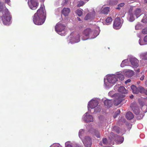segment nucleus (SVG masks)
Wrapping results in <instances>:
<instances>
[{"label":"nucleus","instance_id":"f257e3e1","mask_svg":"<svg viewBox=\"0 0 147 147\" xmlns=\"http://www.w3.org/2000/svg\"><path fill=\"white\" fill-rule=\"evenodd\" d=\"M45 18L43 7H41L34 14L33 21L35 24L41 25L44 23Z\"/></svg>","mask_w":147,"mask_h":147},{"label":"nucleus","instance_id":"f03ea898","mask_svg":"<svg viewBox=\"0 0 147 147\" xmlns=\"http://www.w3.org/2000/svg\"><path fill=\"white\" fill-rule=\"evenodd\" d=\"M3 12L4 15L2 18L3 23L5 25H9L11 18L10 13L7 9H5Z\"/></svg>","mask_w":147,"mask_h":147},{"label":"nucleus","instance_id":"7ed1b4c3","mask_svg":"<svg viewBox=\"0 0 147 147\" xmlns=\"http://www.w3.org/2000/svg\"><path fill=\"white\" fill-rule=\"evenodd\" d=\"M65 27V26L61 23L58 22L55 26V30L59 34L63 36L64 34L62 33L64 32V29Z\"/></svg>","mask_w":147,"mask_h":147},{"label":"nucleus","instance_id":"20e7f679","mask_svg":"<svg viewBox=\"0 0 147 147\" xmlns=\"http://www.w3.org/2000/svg\"><path fill=\"white\" fill-rule=\"evenodd\" d=\"M83 142L86 147H91L92 144V139L90 137H85L83 140Z\"/></svg>","mask_w":147,"mask_h":147},{"label":"nucleus","instance_id":"39448f33","mask_svg":"<svg viewBox=\"0 0 147 147\" xmlns=\"http://www.w3.org/2000/svg\"><path fill=\"white\" fill-rule=\"evenodd\" d=\"M115 96V99L114 101V105L116 106H117L119 105L122 101L123 97L121 95L119 94H116L114 95Z\"/></svg>","mask_w":147,"mask_h":147},{"label":"nucleus","instance_id":"423d86ee","mask_svg":"<svg viewBox=\"0 0 147 147\" xmlns=\"http://www.w3.org/2000/svg\"><path fill=\"white\" fill-rule=\"evenodd\" d=\"M121 24L120 18L119 17L116 18L114 21L113 24L114 28L116 29H119L121 27Z\"/></svg>","mask_w":147,"mask_h":147},{"label":"nucleus","instance_id":"0eeeda50","mask_svg":"<svg viewBox=\"0 0 147 147\" xmlns=\"http://www.w3.org/2000/svg\"><path fill=\"white\" fill-rule=\"evenodd\" d=\"M108 82L110 83L114 84L117 81L116 75H113L109 76L107 78Z\"/></svg>","mask_w":147,"mask_h":147},{"label":"nucleus","instance_id":"6e6552de","mask_svg":"<svg viewBox=\"0 0 147 147\" xmlns=\"http://www.w3.org/2000/svg\"><path fill=\"white\" fill-rule=\"evenodd\" d=\"M31 4L29 5V6L31 9L32 10L36 9L38 5V3L36 0H30Z\"/></svg>","mask_w":147,"mask_h":147},{"label":"nucleus","instance_id":"1a4fd4ad","mask_svg":"<svg viewBox=\"0 0 147 147\" xmlns=\"http://www.w3.org/2000/svg\"><path fill=\"white\" fill-rule=\"evenodd\" d=\"M131 63L134 68H136L138 66V61L136 58H131L130 59Z\"/></svg>","mask_w":147,"mask_h":147},{"label":"nucleus","instance_id":"9d476101","mask_svg":"<svg viewBox=\"0 0 147 147\" xmlns=\"http://www.w3.org/2000/svg\"><path fill=\"white\" fill-rule=\"evenodd\" d=\"M87 113H86L83 117V120L86 122H92L93 121V117L90 115H87Z\"/></svg>","mask_w":147,"mask_h":147},{"label":"nucleus","instance_id":"9b49d317","mask_svg":"<svg viewBox=\"0 0 147 147\" xmlns=\"http://www.w3.org/2000/svg\"><path fill=\"white\" fill-rule=\"evenodd\" d=\"M98 105V102L96 100H93L89 102L88 104V108L94 109Z\"/></svg>","mask_w":147,"mask_h":147},{"label":"nucleus","instance_id":"f8f14e48","mask_svg":"<svg viewBox=\"0 0 147 147\" xmlns=\"http://www.w3.org/2000/svg\"><path fill=\"white\" fill-rule=\"evenodd\" d=\"M92 30L90 28H88L84 30L82 32V34L85 36L86 37H88L92 33Z\"/></svg>","mask_w":147,"mask_h":147},{"label":"nucleus","instance_id":"ddd939ff","mask_svg":"<svg viewBox=\"0 0 147 147\" xmlns=\"http://www.w3.org/2000/svg\"><path fill=\"white\" fill-rule=\"evenodd\" d=\"M113 102L111 100L106 99L104 101V105L107 107L110 108L113 105Z\"/></svg>","mask_w":147,"mask_h":147},{"label":"nucleus","instance_id":"4468645a","mask_svg":"<svg viewBox=\"0 0 147 147\" xmlns=\"http://www.w3.org/2000/svg\"><path fill=\"white\" fill-rule=\"evenodd\" d=\"M70 12V9L69 8H64L62 11V13L65 16H67Z\"/></svg>","mask_w":147,"mask_h":147},{"label":"nucleus","instance_id":"2eb2a0df","mask_svg":"<svg viewBox=\"0 0 147 147\" xmlns=\"http://www.w3.org/2000/svg\"><path fill=\"white\" fill-rule=\"evenodd\" d=\"M118 91L119 92L124 94L127 93L128 92V91L123 86H121L119 87L118 89Z\"/></svg>","mask_w":147,"mask_h":147},{"label":"nucleus","instance_id":"dca6fc26","mask_svg":"<svg viewBox=\"0 0 147 147\" xmlns=\"http://www.w3.org/2000/svg\"><path fill=\"white\" fill-rule=\"evenodd\" d=\"M134 117V115L131 112H127L126 114V117L128 120L131 119Z\"/></svg>","mask_w":147,"mask_h":147},{"label":"nucleus","instance_id":"f3484780","mask_svg":"<svg viewBox=\"0 0 147 147\" xmlns=\"http://www.w3.org/2000/svg\"><path fill=\"white\" fill-rule=\"evenodd\" d=\"M134 14L136 18L139 17L141 15L140 9H136L134 11Z\"/></svg>","mask_w":147,"mask_h":147},{"label":"nucleus","instance_id":"a211bd4d","mask_svg":"<svg viewBox=\"0 0 147 147\" xmlns=\"http://www.w3.org/2000/svg\"><path fill=\"white\" fill-rule=\"evenodd\" d=\"M131 88L132 90V92L136 94H138V93L139 92V89H138L134 85H132L131 87Z\"/></svg>","mask_w":147,"mask_h":147},{"label":"nucleus","instance_id":"6ab92c4d","mask_svg":"<svg viewBox=\"0 0 147 147\" xmlns=\"http://www.w3.org/2000/svg\"><path fill=\"white\" fill-rule=\"evenodd\" d=\"M130 107L133 110L138 107L137 103L135 102L132 103L130 105Z\"/></svg>","mask_w":147,"mask_h":147},{"label":"nucleus","instance_id":"aec40b11","mask_svg":"<svg viewBox=\"0 0 147 147\" xmlns=\"http://www.w3.org/2000/svg\"><path fill=\"white\" fill-rule=\"evenodd\" d=\"M117 78L119 79V80H123L124 78V76L121 74H119L116 75Z\"/></svg>","mask_w":147,"mask_h":147},{"label":"nucleus","instance_id":"412c9836","mask_svg":"<svg viewBox=\"0 0 147 147\" xmlns=\"http://www.w3.org/2000/svg\"><path fill=\"white\" fill-rule=\"evenodd\" d=\"M80 40V36L79 34H78L76 35L75 37V40L73 42H78Z\"/></svg>","mask_w":147,"mask_h":147},{"label":"nucleus","instance_id":"4be33fe9","mask_svg":"<svg viewBox=\"0 0 147 147\" xmlns=\"http://www.w3.org/2000/svg\"><path fill=\"white\" fill-rule=\"evenodd\" d=\"M116 137L117 139H119V140H116V141L117 142H120L121 143H122L123 141V139L122 138L120 137L119 136L117 135Z\"/></svg>","mask_w":147,"mask_h":147},{"label":"nucleus","instance_id":"5701e85b","mask_svg":"<svg viewBox=\"0 0 147 147\" xmlns=\"http://www.w3.org/2000/svg\"><path fill=\"white\" fill-rule=\"evenodd\" d=\"M112 20L111 17H108L106 20V22L107 24L109 25L112 21Z\"/></svg>","mask_w":147,"mask_h":147},{"label":"nucleus","instance_id":"b1692460","mask_svg":"<svg viewBox=\"0 0 147 147\" xmlns=\"http://www.w3.org/2000/svg\"><path fill=\"white\" fill-rule=\"evenodd\" d=\"M133 111L134 113L137 115H139L140 112L139 108L138 107L137 108H136L135 109H134V110H133Z\"/></svg>","mask_w":147,"mask_h":147},{"label":"nucleus","instance_id":"393cba45","mask_svg":"<svg viewBox=\"0 0 147 147\" xmlns=\"http://www.w3.org/2000/svg\"><path fill=\"white\" fill-rule=\"evenodd\" d=\"M139 104L141 107H142L144 105L145 102L143 101L141 99L139 98L138 99Z\"/></svg>","mask_w":147,"mask_h":147},{"label":"nucleus","instance_id":"a878e982","mask_svg":"<svg viewBox=\"0 0 147 147\" xmlns=\"http://www.w3.org/2000/svg\"><path fill=\"white\" fill-rule=\"evenodd\" d=\"M109 8L108 7H106L103 9L102 11L103 13L105 14H107L109 11Z\"/></svg>","mask_w":147,"mask_h":147},{"label":"nucleus","instance_id":"bb28decb","mask_svg":"<svg viewBox=\"0 0 147 147\" xmlns=\"http://www.w3.org/2000/svg\"><path fill=\"white\" fill-rule=\"evenodd\" d=\"M118 3L117 0H110L109 4L110 5L117 4Z\"/></svg>","mask_w":147,"mask_h":147},{"label":"nucleus","instance_id":"cd10ccee","mask_svg":"<svg viewBox=\"0 0 147 147\" xmlns=\"http://www.w3.org/2000/svg\"><path fill=\"white\" fill-rule=\"evenodd\" d=\"M84 133V130L83 129H80L79 132V136L80 138H82V135Z\"/></svg>","mask_w":147,"mask_h":147},{"label":"nucleus","instance_id":"c85d7f7f","mask_svg":"<svg viewBox=\"0 0 147 147\" xmlns=\"http://www.w3.org/2000/svg\"><path fill=\"white\" fill-rule=\"evenodd\" d=\"M141 21L144 23H147V17L145 15L143 17Z\"/></svg>","mask_w":147,"mask_h":147},{"label":"nucleus","instance_id":"c756f323","mask_svg":"<svg viewBox=\"0 0 147 147\" xmlns=\"http://www.w3.org/2000/svg\"><path fill=\"white\" fill-rule=\"evenodd\" d=\"M134 74V72L133 71H128L127 72V75L130 77L133 76Z\"/></svg>","mask_w":147,"mask_h":147},{"label":"nucleus","instance_id":"7c9ffc66","mask_svg":"<svg viewBox=\"0 0 147 147\" xmlns=\"http://www.w3.org/2000/svg\"><path fill=\"white\" fill-rule=\"evenodd\" d=\"M113 129L117 133H119L120 132V129L119 127L117 126H114L113 128Z\"/></svg>","mask_w":147,"mask_h":147},{"label":"nucleus","instance_id":"2f4dec72","mask_svg":"<svg viewBox=\"0 0 147 147\" xmlns=\"http://www.w3.org/2000/svg\"><path fill=\"white\" fill-rule=\"evenodd\" d=\"M145 90V89L143 87H139V91L141 93H144Z\"/></svg>","mask_w":147,"mask_h":147},{"label":"nucleus","instance_id":"473e14b6","mask_svg":"<svg viewBox=\"0 0 147 147\" xmlns=\"http://www.w3.org/2000/svg\"><path fill=\"white\" fill-rule=\"evenodd\" d=\"M134 14L131 13L130 14V20L131 21H133L135 19Z\"/></svg>","mask_w":147,"mask_h":147},{"label":"nucleus","instance_id":"72a5a7b5","mask_svg":"<svg viewBox=\"0 0 147 147\" xmlns=\"http://www.w3.org/2000/svg\"><path fill=\"white\" fill-rule=\"evenodd\" d=\"M77 14L79 16H81L82 15V12L80 9H78L76 11Z\"/></svg>","mask_w":147,"mask_h":147},{"label":"nucleus","instance_id":"f704fd0d","mask_svg":"<svg viewBox=\"0 0 147 147\" xmlns=\"http://www.w3.org/2000/svg\"><path fill=\"white\" fill-rule=\"evenodd\" d=\"M143 59L147 60V52L143 54L142 55Z\"/></svg>","mask_w":147,"mask_h":147},{"label":"nucleus","instance_id":"c9c22d12","mask_svg":"<svg viewBox=\"0 0 147 147\" xmlns=\"http://www.w3.org/2000/svg\"><path fill=\"white\" fill-rule=\"evenodd\" d=\"M85 4V2L83 1H79V4H78V7H80L83 6Z\"/></svg>","mask_w":147,"mask_h":147},{"label":"nucleus","instance_id":"e433bc0d","mask_svg":"<svg viewBox=\"0 0 147 147\" xmlns=\"http://www.w3.org/2000/svg\"><path fill=\"white\" fill-rule=\"evenodd\" d=\"M90 14H87L84 18L85 20H88L90 18Z\"/></svg>","mask_w":147,"mask_h":147},{"label":"nucleus","instance_id":"4c0bfd02","mask_svg":"<svg viewBox=\"0 0 147 147\" xmlns=\"http://www.w3.org/2000/svg\"><path fill=\"white\" fill-rule=\"evenodd\" d=\"M113 94V91H111L109 92L108 93V94L109 96H111L112 97H115V95L116 94Z\"/></svg>","mask_w":147,"mask_h":147},{"label":"nucleus","instance_id":"58836bf2","mask_svg":"<svg viewBox=\"0 0 147 147\" xmlns=\"http://www.w3.org/2000/svg\"><path fill=\"white\" fill-rule=\"evenodd\" d=\"M142 33L143 34H147V28H144L143 29L142 31Z\"/></svg>","mask_w":147,"mask_h":147},{"label":"nucleus","instance_id":"ea45409f","mask_svg":"<svg viewBox=\"0 0 147 147\" xmlns=\"http://www.w3.org/2000/svg\"><path fill=\"white\" fill-rule=\"evenodd\" d=\"M124 5L125 3H121L119 4V5H118V7L117 8V9H120V7L123 6Z\"/></svg>","mask_w":147,"mask_h":147},{"label":"nucleus","instance_id":"a19ab883","mask_svg":"<svg viewBox=\"0 0 147 147\" xmlns=\"http://www.w3.org/2000/svg\"><path fill=\"white\" fill-rule=\"evenodd\" d=\"M95 135L98 138H99L100 137V134L99 132L98 131L95 132Z\"/></svg>","mask_w":147,"mask_h":147},{"label":"nucleus","instance_id":"79ce46f5","mask_svg":"<svg viewBox=\"0 0 147 147\" xmlns=\"http://www.w3.org/2000/svg\"><path fill=\"white\" fill-rule=\"evenodd\" d=\"M5 10V9L4 10H3V6L1 5H0V11H3V14H4L3 12Z\"/></svg>","mask_w":147,"mask_h":147},{"label":"nucleus","instance_id":"37998d69","mask_svg":"<svg viewBox=\"0 0 147 147\" xmlns=\"http://www.w3.org/2000/svg\"><path fill=\"white\" fill-rule=\"evenodd\" d=\"M107 139L106 138H103V139L102 140V142H103V143L104 144H107Z\"/></svg>","mask_w":147,"mask_h":147},{"label":"nucleus","instance_id":"c03bdc74","mask_svg":"<svg viewBox=\"0 0 147 147\" xmlns=\"http://www.w3.org/2000/svg\"><path fill=\"white\" fill-rule=\"evenodd\" d=\"M140 25L138 24L136 25L135 26V28L136 30H138L140 28Z\"/></svg>","mask_w":147,"mask_h":147},{"label":"nucleus","instance_id":"a18cd8bd","mask_svg":"<svg viewBox=\"0 0 147 147\" xmlns=\"http://www.w3.org/2000/svg\"><path fill=\"white\" fill-rule=\"evenodd\" d=\"M144 40L145 42H147V35L145 36L144 37Z\"/></svg>","mask_w":147,"mask_h":147},{"label":"nucleus","instance_id":"49530a36","mask_svg":"<svg viewBox=\"0 0 147 147\" xmlns=\"http://www.w3.org/2000/svg\"><path fill=\"white\" fill-rule=\"evenodd\" d=\"M120 112V110H118L115 113V114H117L118 115Z\"/></svg>","mask_w":147,"mask_h":147},{"label":"nucleus","instance_id":"de8ad7c7","mask_svg":"<svg viewBox=\"0 0 147 147\" xmlns=\"http://www.w3.org/2000/svg\"><path fill=\"white\" fill-rule=\"evenodd\" d=\"M144 75H143L141 77V78H140V79L142 81L144 80Z\"/></svg>","mask_w":147,"mask_h":147},{"label":"nucleus","instance_id":"09e8293b","mask_svg":"<svg viewBox=\"0 0 147 147\" xmlns=\"http://www.w3.org/2000/svg\"><path fill=\"white\" fill-rule=\"evenodd\" d=\"M131 81L130 79H128V80H127L126 81H125V83L126 84L128 82H131Z\"/></svg>","mask_w":147,"mask_h":147},{"label":"nucleus","instance_id":"8fccbe9b","mask_svg":"<svg viewBox=\"0 0 147 147\" xmlns=\"http://www.w3.org/2000/svg\"><path fill=\"white\" fill-rule=\"evenodd\" d=\"M66 147H73L71 144H68L66 145Z\"/></svg>","mask_w":147,"mask_h":147},{"label":"nucleus","instance_id":"3c124183","mask_svg":"<svg viewBox=\"0 0 147 147\" xmlns=\"http://www.w3.org/2000/svg\"><path fill=\"white\" fill-rule=\"evenodd\" d=\"M121 66L122 67H123L124 66V65H123V61L121 65Z\"/></svg>","mask_w":147,"mask_h":147},{"label":"nucleus","instance_id":"603ef678","mask_svg":"<svg viewBox=\"0 0 147 147\" xmlns=\"http://www.w3.org/2000/svg\"><path fill=\"white\" fill-rule=\"evenodd\" d=\"M144 93L146 95H147V90H145V91H144Z\"/></svg>","mask_w":147,"mask_h":147},{"label":"nucleus","instance_id":"864d4df0","mask_svg":"<svg viewBox=\"0 0 147 147\" xmlns=\"http://www.w3.org/2000/svg\"><path fill=\"white\" fill-rule=\"evenodd\" d=\"M117 115H118L117 114H115H115L113 115V117L114 118H115Z\"/></svg>","mask_w":147,"mask_h":147},{"label":"nucleus","instance_id":"5fc2aeb1","mask_svg":"<svg viewBox=\"0 0 147 147\" xmlns=\"http://www.w3.org/2000/svg\"><path fill=\"white\" fill-rule=\"evenodd\" d=\"M10 0H5V1L7 3L9 2Z\"/></svg>","mask_w":147,"mask_h":147},{"label":"nucleus","instance_id":"6e6d98bb","mask_svg":"<svg viewBox=\"0 0 147 147\" xmlns=\"http://www.w3.org/2000/svg\"><path fill=\"white\" fill-rule=\"evenodd\" d=\"M77 19L79 21H81V20L80 18L77 17Z\"/></svg>","mask_w":147,"mask_h":147},{"label":"nucleus","instance_id":"4d7b16f0","mask_svg":"<svg viewBox=\"0 0 147 147\" xmlns=\"http://www.w3.org/2000/svg\"><path fill=\"white\" fill-rule=\"evenodd\" d=\"M130 97L132 99L134 97V96L133 95H131L130 96Z\"/></svg>","mask_w":147,"mask_h":147},{"label":"nucleus","instance_id":"13d9d810","mask_svg":"<svg viewBox=\"0 0 147 147\" xmlns=\"http://www.w3.org/2000/svg\"><path fill=\"white\" fill-rule=\"evenodd\" d=\"M141 40H140V39L139 40V43L140 45H143V44L141 43Z\"/></svg>","mask_w":147,"mask_h":147},{"label":"nucleus","instance_id":"bf43d9fd","mask_svg":"<svg viewBox=\"0 0 147 147\" xmlns=\"http://www.w3.org/2000/svg\"><path fill=\"white\" fill-rule=\"evenodd\" d=\"M76 147H83V146H81L77 145Z\"/></svg>","mask_w":147,"mask_h":147},{"label":"nucleus","instance_id":"052dcab7","mask_svg":"<svg viewBox=\"0 0 147 147\" xmlns=\"http://www.w3.org/2000/svg\"><path fill=\"white\" fill-rule=\"evenodd\" d=\"M136 71L137 72H140V69H137V70H136Z\"/></svg>","mask_w":147,"mask_h":147},{"label":"nucleus","instance_id":"680f3d73","mask_svg":"<svg viewBox=\"0 0 147 147\" xmlns=\"http://www.w3.org/2000/svg\"><path fill=\"white\" fill-rule=\"evenodd\" d=\"M82 39L83 40H86L87 39V38H82Z\"/></svg>","mask_w":147,"mask_h":147},{"label":"nucleus","instance_id":"e2e57ef3","mask_svg":"<svg viewBox=\"0 0 147 147\" xmlns=\"http://www.w3.org/2000/svg\"><path fill=\"white\" fill-rule=\"evenodd\" d=\"M147 81V80L145 82V83L146 84V85H147V82H146Z\"/></svg>","mask_w":147,"mask_h":147},{"label":"nucleus","instance_id":"0e129e2a","mask_svg":"<svg viewBox=\"0 0 147 147\" xmlns=\"http://www.w3.org/2000/svg\"><path fill=\"white\" fill-rule=\"evenodd\" d=\"M54 147H59V146H55Z\"/></svg>","mask_w":147,"mask_h":147},{"label":"nucleus","instance_id":"69168bd1","mask_svg":"<svg viewBox=\"0 0 147 147\" xmlns=\"http://www.w3.org/2000/svg\"><path fill=\"white\" fill-rule=\"evenodd\" d=\"M145 1L146 3H147V0H145Z\"/></svg>","mask_w":147,"mask_h":147}]
</instances>
